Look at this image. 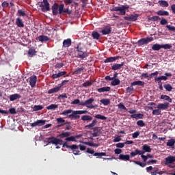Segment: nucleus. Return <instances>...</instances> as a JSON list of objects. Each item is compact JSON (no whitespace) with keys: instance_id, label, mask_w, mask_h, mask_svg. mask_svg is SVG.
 <instances>
[{"instance_id":"nucleus-1","label":"nucleus","mask_w":175,"mask_h":175,"mask_svg":"<svg viewBox=\"0 0 175 175\" xmlns=\"http://www.w3.org/2000/svg\"><path fill=\"white\" fill-rule=\"evenodd\" d=\"M86 113H88V111H73L72 109H67L66 111H63V112H62L60 115L67 116V118L70 120H79V115Z\"/></svg>"},{"instance_id":"nucleus-2","label":"nucleus","mask_w":175,"mask_h":175,"mask_svg":"<svg viewBox=\"0 0 175 175\" xmlns=\"http://www.w3.org/2000/svg\"><path fill=\"white\" fill-rule=\"evenodd\" d=\"M86 45L87 44L84 42H79L78 46L76 47L77 53H78V56H77V57L81 60L85 59V58L89 57V55L90 54V53L87 51Z\"/></svg>"},{"instance_id":"nucleus-3","label":"nucleus","mask_w":175,"mask_h":175,"mask_svg":"<svg viewBox=\"0 0 175 175\" xmlns=\"http://www.w3.org/2000/svg\"><path fill=\"white\" fill-rule=\"evenodd\" d=\"M52 14L53 16H57L58 14H71L72 10H69L68 8L64 9V4L62 3L61 5H58L57 3H53L51 8Z\"/></svg>"},{"instance_id":"nucleus-4","label":"nucleus","mask_w":175,"mask_h":175,"mask_svg":"<svg viewBox=\"0 0 175 175\" xmlns=\"http://www.w3.org/2000/svg\"><path fill=\"white\" fill-rule=\"evenodd\" d=\"M94 101L93 98H90L85 102H81L79 99H75L74 101L72 102V105H79L80 106L86 107L88 109H95L98 107L97 105H93L92 103Z\"/></svg>"},{"instance_id":"nucleus-5","label":"nucleus","mask_w":175,"mask_h":175,"mask_svg":"<svg viewBox=\"0 0 175 175\" xmlns=\"http://www.w3.org/2000/svg\"><path fill=\"white\" fill-rule=\"evenodd\" d=\"M46 142L49 143V144H53V145H59L63 146V148H67L68 147H72L71 146L67 145V142L63 143L62 139H57L55 137H51L49 138H46Z\"/></svg>"},{"instance_id":"nucleus-6","label":"nucleus","mask_w":175,"mask_h":175,"mask_svg":"<svg viewBox=\"0 0 175 175\" xmlns=\"http://www.w3.org/2000/svg\"><path fill=\"white\" fill-rule=\"evenodd\" d=\"M129 9V5H124L122 6L115 7L111 9V12H120L118 15L124 16L126 14V10Z\"/></svg>"},{"instance_id":"nucleus-7","label":"nucleus","mask_w":175,"mask_h":175,"mask_svg":"<svg viewBox=\"0 0 175 175\" xmlns=\"http://www.w3.org/2000/svg\"><path fill=\"white\" fill-rule=\"evenodd\" d=\"M86 153L92 154V155H94V157H96L97 159H101V157H106V153L95 152V151L94 150H92V148H88V149H86Z\"/></svg>"},{"instance_id":"nucleus-8","label":"nucleus","mask_w":175,"mask_h":175,"mask_svg":"<svg viewBox=\"0 0 175 175\" xmlns=\"http://www.w3.org/2000/svg\"><path fill=\"white\" fill-rule=\"evenodd\" d=\"M40 8H41V11L43 13H46L50 11V3L47 0H43L42 3L40 4Z\"/></svg>"},{"instance_id":"nucleus-9","label":"nucleus","mask_w":175,"mask_h":175,"mask_svg":"<svg viewBox=\"0 0 175 175\" xmlns=\"http://www.w3.org/2000/svg\"><path fill=\"white\" fill-rule=\"evenodd\" d=\"M154 40V38L152 37H146V38L139 39L138 40V46H142L144 44H148V43H150Z\"/></svg>"},{"instance_id":"nucleus-10","label":"nucleus","mask_w":175,"mask_h":175,"mask_svg":"<svg viewBox=\"0 0 175 175\" xmlns=\"http://www.w3.org/2000/svg\"><path fill=\"white\" fill-rule=\"evenodd\" d=\"M67 149L72 151L74 155H80L79 146L77 144H73L72 146H67Z\"/></svg>"},{"instance_id":"nucleus-11","label":"nucleus","mask_w":175,"mask_h":175,"mask_svg":"<svg viewBox=\"0 0 175 175\" xmlns=\"http://www.w3.org/2000/svg\"><path fill=\"white\" fill-rule=\"evenodd\" d=\"M172 76V75L170 72H166L165 73V76H159L158 77H155V79H154V81L155 82L161 81L163 80L167 81V77H171Z\"/></svg>"},{"instance_id":"nucleus-12","label":"nucleus","mask_w":175,"mask_h":175,"mask_svg":"<svg viewBox=\"0 0 175 175\" xmlns=\"http://www.w3.org/2000/svg\"><path fill=\"white\" fill-rule=\"evenodd\" d=\"M112 31L110 25L105 26L104 29L100 31L103 35H109Z\"/></svg>"},{"instance_id":"nucleus-13","label":"nucleus","mask_w":175,"mask_h":175,"mask_svg":"<svg viewBox=\"0 0 175 175\" xmlns=\"http://www.w3.org/2000/svg\"><path fill=\"white\" fill-rule=\"evenodd\" d=\"M45 121L42 120H37L36 122L30 123L31 127L42 126L44 125Z\"/></svg>"},{"instance_id":"nucleus-14","label":"nucleus","mask_w":175,"mask_h":175,"mask_svg":"<svg viewBox=\"0 0 175 175\" xmlns=\"http://www.w3.org/2000/svg\"><path fill=\"white\" fill-rule=\"evenodd\" d=\"M38 81V77L36 75H32L30 77V87L33 88L36 85V82Z\"/></svg>"},{"instance_id":"nucleus-15","label":"nucleus","mask_w":175,"mask_h":175,"mask_svg":"<svg viewBox=\"0 0 175 175\" xmlns=\"http://www.w3.org/2000/svg\"><path fill=\"white\" fill-rule=\"evenodd\" d=\"M139 15L137 14H131L129 16L124 17V20L130 22L136 21L138 19Z\"/></svg>"},{"instance_id":"nucleus-16","label":"nucleus","mask_w":175,"mask_h":175,"mask_svg":"<svg viewBox=\"0 0 175 175\" xmlns=\"http://www.w3.org/2000/svg\"><path fill=\"white\" fill-rule=\"evenodd\" d=\"M175 162V157L174 156H169L165 158V165H167L170 164H172Z\"/></svg>"},{"instance_id":"nucleus-17","label":"nucleus","mask_w":175,"mask_h":175,"mask_svg":"<svg viewBox=\"0 0 175 175\" xmlns=\"http://www.w3.org/2000/svg\"><path fill=\"white\" fill-rule=\"evenodd\" d=\"M55 121L57 122V124H58V125L55 126V128H61L66 125V123H64L65 120L63 119L62 118H58L55 119Z\"/></svg>"},{"instance_id":"nucleus-18","label":"nucleus","mask_w":175,"mask_h":175,"mask_svg":"<svg viewBox=\"0 0 175 175\" xmlns=\"http://www.w3.org/2000/svg\"><path fill=\"white\" fill-rule=\"evenodd\" d=\"M119 58H121V56H115V57H111L104 60L105 64L108 63H113V62L116 61Z\"/></svg>"},{"instance_id":"nucleus-19","label":"nucleus","mask_w":175,"mask_h":175,"mask_svg":"<svg viewBox=\"0 0 175 175\" xmlns=\"http://www.w3.org/2000/svg\"><path fill=\"white\" fill-rule=\"evenodd\" d=\"M170 104L169 103H165L164 104H159L157 105V109L159 110H166L169 108V105Z\"/></svg>"},{"instance_id":"nucleus-20","label":"nucleus","mask_w":175,"mask_h":175,"mask_svg":"<svg viewBox=\"0 0 175 175\" xmlns=\"http://www.w3.org/2000/svg\"><path fill=\"white\" fill-rule=\"evenodd\" d=\"M144 153L145 152L143 150H139L138 149H135L134 150V152H131V157H135L137 155H141L142 156V155L144 154Z\"/></svg>"},{"instance_id":"nucleus-21","label":"nucleus","mask_w":175,"mask_h":175,"mask_svg":"<svg viewBox=\"0 0 175 175\" xmlns=\"http://www.w3.org/2000/svg\"><path fill=\"white\" fill-rule=\"evenodd\" d=\"M124 63L122 62L121 64H114L111 66V70H121Z\"/></svg>"},{"instance_id":"nucleus-22","label":"nucleus","mask_w":175,"mask_h":175,"mask_svg":"<svg viewBox=\"0 0 175 175\" xmlns=\"http://www.w3.org/2000/svg\"><path fill=\"white\" fill-rule=\"evenodd\" d=\"M72 45V40L70 38L63 40V48H68Z\"/></svg>"},{"instance_id":"nucleus-23","label":"nucleus","mask_w":175,"mask_h":175,"mask_svg":"<svg viewBox=\"0 0 175 175\" xmlns=\"http://www.w3.org/2000/svg\"><path fill=\"white\" fill-rule=\"evenodd\" d=\"M145 84H146V83H144V81H137L131 83V86L134 87L135 85H138L139 87H144Z\"/></svg>"},{"instance_id":"nucleus-24","label":"nucleus","mask_w":175,"mask_h":175,"mask_svg":"<svg viewBox=\"0 0 175 175\" xmlns=\"http://www.w3.org/2000/svg\"><path fill=\"white\" fill-rule=\"evenodd\" d=\"M62 88V86H57L55 88H52V89L49 90V92H48V94H52L57 93V92L61 91Z\"/></svg>"},{"instance_id":"nucleus-25","label":"nucleus","mask_w":175,"mask_h":175,"mask_svg":"<svg viewBox=\"0 0 175 175\" xmlns=\"http://www.w3.org/2000/svg\"><path fill=\"white\" fill-rule=\"evenodd\" d=\"M98 121L96 119L92 120V123L89 124L88 125L85 126V129H92L94 126L96 125Z\"/></svg>"},{"instance_id":"nucleus-26","label":"nucleus","mask_w":175,"mask_h":175,"mask_svg":"<svg viewBox=\"0 0 175 175\" xmlns=\"http://www.w3.org/2000/svg\"><path fill=\"white\" fill-rule=\"evenodd\" d=\"M51 40V38H49L47 36H38V41L41 42H49Z\"/></svg>"},{"instance_id":"nucleus-27","label":"nucleus","mask_w":175,"mask_h":175,"mask_svg":"<svg viewBox=\"0 0 175 175\" xmlns=\"http://www.w3.org/2000/svg\"><path fill=\"white\" fill-rule=\"evenodd\" d=\"M84 70H85V68L81 67V68H77L75 70L72 72L74 75H81V73L84 72Z\"/></svg>"},{"instance_id":"nucleus-28","label":"nucleus","mask_w":175,"mask_h":175,"mask_svg":"<svg viewBox=\"0 0 175 175\" xmlns=\"http://www.w3.org/2000/svg\"><path fill=\"white\" fill-rule=\"evenodd\" d=\"M81 120L87 122H90L92 121V116H88V115H84L81 116Z\"/></svg>"},{"instance_id":"nucleus-29","label":"nucleus","mask_w":175,"mask_h":175,"mask_svg":"<svg viewBox=\"0 0 175 175\" xmlns=\"http://www.w3.org/2000/svg\"><path fill=\"white\" fill-rule=\"evenodd\" d=\"M144 116V115H143L142 113H133L131 115V118H134L135 120L143 119Z\"/></svg>"},{"instance_id":"nucleus-30","label":"nucleus","mask_w":175,"mask_h":175,"mask_svg":"<svg viewBox=\"0 0 175 175\" xmlns=\"http://www.w3.org/2000/svg\"><path fill=\"white\" fill-rule=\"evenodd\" d=\"M157 16H169V12L165 11V10H159L157 12Z\"/></svg>"},{"instance_id":"nucleus-31","label":"nucleus","mask_w":175,"mask_h":175,"mask_svg":"<svg viewBox=\"0 0 175 175\" xmlns=\"http://www.w3.org/2000/svg\"><path fill=\"white\" fill-rule=\"evenodd\" d=\"M174 145L175 142H174V139H170L169 141H167V143H166V146L172 149L175 148Z\"/></svg>"},{"instance_id":"nucleus-32","label":"nucleus","mask_w":175,"mask_h":175,"mask_svg":"<svg viewBox=\"0 0 175 175\" xmlns=\"http://www.w3.org/2000/svg\"><path fill=\"white\" fill-rule=\"evenodd\" d=\"M21 98V96H20V94H15L10 95L9 99L10 101H14V100H16V99H19Z\"/></svg>"},{"instance_id":"nucleus-33","label":"nucleus","mask_w":175,"mask_h":175,"mask_svg":"<svg viewBox=\"0 0 175 175\" xmlns=\"http://www.w3.org/2000/svg\"><path fill=\"white\" fill-rule=\"evenodd\" d=\"M16 26L20 28L24 27V23L23 22V20L20 18H16Z\"/></svg>"},{"instance_id":"nucleus-34","label":"nucleus","mask_w":175,"mask_h":175,"mask_svg":"<svg viewBox=\"0 0 175 175\" xmlns=\"http://www.w3.org/2000/svg\"><path fill=\"white\" fill-rule=\"evenodd\" d=\"M110 90H111L110 87H104V88L97 89V92L103 93L105 92H110Z\"/></svg>"},{"instance_id":"nucleus-35","label":"nucleus","mask_w":175,"mask_h":175,"mask_svg":"<svg viewBox=\"0 0 175 175\" xmlns=\"http://www.w3.org/2000/svg\"><path fill=\"white\" fill-rule=\"evenodd\" d=\"M70 135H71L70 132H64V133H62V134H59L58 135V137L63 139V138L68 137L69 136H70Z\"/></svg>"},{"instance_id":"nucleus-36","label":"nucleus","mask_w":175,"mask_h":175,"mask_svg":"<svg viewBox=\"0 0 175 175\" xmlns=\"http://www.w3.org/2000/svg\"><path fill=\"white\" fill-rule=\"evenodd\" d=\"M64 3H66V5H70L72 6L74 5H78V3L75 2V0H64Z\"/></svg>"},{"instance_id":"nucleus-37","label":"nucleus","mask_w":175,"mask_h":175,"mask_svg":"<svg viewBox=\"0 0 175 175\" xmlns=\"http://www.w3.org/2000/svg\"><path fill=\"white\" fill-rule=\"evenodd\" d=\"M160 99L166 100V101L169 102L170 103H171L172 102V99H171V98L167 95H161L160 96Z\"/></svg>"},{"instance_id":"nucleus-38","label":"nucleus","mask_w":175,"mask_h":175,"mask_svg":"<svg viewBox=\"0 0 175 175\" xmlns=\"http://www.w3.org/2000/svg\"><path fill=\"white\" fill-rule=\"evenodd\" d=\"M37 53H38V51H36L35 49H29L27 54L29 55V57H33V55H36Z\"/></svg>"},{"instance_id":"nucleus-39","label":"nucleus","mask_w":175,"mask_h":175,"mask_svg":"<svg viewBox=\"0 0 175 175\" xmlns=\"http://www.w3.org/2000/svg\"><path fill=\"white\" fill-rule=\"evenodd\" d=\"M92 39L98 40V39H100V34L98 33V31H92Z\"/></svg>"},{"instance_id":"nucleus-40","label":"nucleus","mask_w":175,"mask_h":175,"mask_svg":"<svg viewBox=\"0 0 175 175\" xmlns=\"http://www.w3.org/2000/svg\"><path fill=\"white\" fill-rule=\"evenodd\" d=\"M120 83H121V81H120V79H115L112 80V81L111 82V85L115 87L116 85H118Z\"/></svg>"},{"instance_id":"nucleus-41","label":"nucleus","mask_w":175,"mask_h":175,"mask_svg":"<svg viewBox=\"0 0 175 175\" xmlns=\"http://www.w3.org/2000/svg\"><path fill=\"white\" fill-rule=\"evenodd\" d=\"M119 159L121 161H129V155H128V154H126V155L120 154Z\"/></svg>"},{"instance_id":"nucleus-42","label":"nucleus","mask_w":175,"mask_h":175,"mask_svg":"<svg viewBox=\"0 0 175 175\" xmlns=\"http://www.w3.org/2000/svg\"><path fill=\"white\" fill-rule=\"evenodd\" d=\"M159 5L163 8H167L169 7V3L166 1H159Z\"/></svg>"},{"instance_id":"nucleus-43","label":"nucleus","mask_w":175,"mask_h":175,"mask_svg":"<svg viewBox=\"0 0 175 175\" xmlns=\"http://www.w3.org/2000/svg\"><path fill=\"white\" fill-rule=\"evenodd\" d=\"M79 135H77V136H70V137H68L67 138H66V141L67 142H75V139H78L79 138Z\"/></svg>"},{"instance_id":"nucleus-44","label":"nucleus","mask_w":175,"mask_h":175,"mask_svg":"<svg viewBox=\"0 0 175 175\" xmlns=\"http://www.w3.org/2000/svg\"><path fill=\"white\" fill-rule=\"evenodd\" d=\"M161 49H162L161 46L159 44H152V51H160Z\"/></svg>"},{"instance_id":"nucleus-45","label":"nucleus","mask_w":175,"mask_h":175,"mask_svg":"<svg viewBox=\"0 0 175 175\" xmlns=\"http://www.w3.org/2000/svg\"><path fill=\"white\" fill-rule=\"evenodd\" d=\"M143 150L145 152H152V148H150V146L148 145H143Z\"/></svg>"},{"instance_id":"nucleus-46","label":"nucleus","mask_w":175,"mask_h":175,"mask_svg":"<svg viewBox=\"0 0 175 175\" xmlns=\"http://www.w3.org/2000/svg\"><path fill=\"white\" fill-rule=\"evenodd\" d=\"M100 103H103L105 106L110 105V99L104 98L100 100Z\"/></svg>"},{"instance_id":"nucleus-47","label":"nucleus","mask_w":175,"mask_h":175,"mask_svg":"<svg viewBox=\"0 0 175 175\" xmlns=\"http://www.w3.org/2000/svg\"><path fill=\"white\" fill-rule=\"evenodd\" d=\"M57 108H58V105L55 104L49 105L46 107L47 110H55V109H57Z\"/></svg>"},{"instance_id":"nucleus-48","label":"nucleus","mask_w":175,"mask_h":175,"mask_svg":"<svg viewBox=\"0 0 175 175\" xmlns=\"http://www.w3.org/2000/svg\"><path fill=\"white\" fill-rule=\"evenodd\" d=\"M133 163L135 165H139L140 167H146V166L147 165L146 163H142L140 161H134Z\"/></svg>"},{"instance_id":"nucleus-49","label":"nucleus","mask_w":175,"mask_h":175,"mask_svg":"<svg viewBox=\"0 0 175 175\" xmlns=\"http://www.w3.org/2000/svg\"><path fill=\"white\" fill-rule=\"evenodd\" d=\"M95 118H96L97 120H107V118L100 114H97L96 116H95Z\"/></svg>"},{"instance_id":"nucleus-50","label":"nucleus","mask_w":175,"mask_h":175,"mask_svg":"<svg viewBox=\"0 0 175 175\" xmlns=\"http://www.w3.org/2000/svg\"><path fill=\"white\" fill-rule=\"evenodd\" d=\"M161 47L162 49H164L165 50H170V49L172 47V46H171L169 44H160Z\"/></svg>"},{"instance_id":"nucleus-51","label":"nucleus","mask_w":175,"mask_h":175,"mask_svg":"<svg viewBox=\"0 0 175 175\" xmlns=\"http://www.w3.org/2000/svg\"><path fill=\"white\" fill-rule=\"evenodd\" d=\"M86 145L94 148H98L100 146V144H94L93 142H86Z\"/></svg>"},{"instance_id":"nucleus-52","label":"nucleus","mask_w":175,"mask_h":175,"mask_svg":"<svg viewBox=\"0 0 175 175\" xmlns=\"http://www.w3.org/2000/svg\"><path fill=\"white\" fill-rule=\"evenodd\" d=\"M164 88L166 92H171L172 90V86L170 84H165Z\"/></svg>"},{"instance_id":"nucleus-53","label":"nucleus","mask_w":175,"mask_h":175,"mask_svg":"<svg viewBox=\"0 0 175 175\" xmlns=\"http://www.w3.org/2000/svg\"><path fill=\"white\" fill-rule=\"evenodd\" d=\"M43 109L42 105H35L33 106V111H41Z\"/></svg>"},{"instance_id":"nucleus-54","label":"nucleus","mask_w":175,"mask_h":175,"mask_svg":"<svg viewBox=\"0 0 175 175\" xmlns=\"http://www.w3.org/2000/svg\"><path fill=\"white\" fill-rule=\"evenodd\" d=\"M64 66V64L63 62L61 63H56L55 65V69H61L62 67Z\"/></svg>"},{"instance_id":"nucleus-55","label":"nucleus","mask_w":175,"mask_h":175,"mask_svg":"<svg viewBox=\"0 0 175 175\" xmlns=\"http://www.w3.org/2000/svg\"><path fill=\"white\" fill-rule=\"evenodd\" d=\"M137 125L139 127H144L146 126V123L143 120H138V122H137Z\"/></svg>"},{"instance_id":"nucleus-56","label":"nucleus","mask_w":175,"mask_h":175,"mask_svg":"<svg viewBox=\"0 0 175 175\" xmlns=\"http://www.w3.org/2000/svg\"><path fill=\"white\" fill-rule=\"evenodd\" d=\"M161 114V111L160 109H154L152 110V115L159 116Z\"/></svg>"},{"instance_id":"nucleus-57","label":"nucleus","mask_w":175,"mask_h":175,"mask_svg":"<svg viewBox=\"0 0 175 175\" xmlns=\"http://www.w3.org/2000/svg\"><path fill=\"white\" fill-rule=\"evenodd\" d=\"M148 20L154 22V21H157L158 20H161V18H160V17H159V16H152V17L148 18Z\"/></svg>"},{"instance_id":"nucleus-58","label":"nucleus","mask_w":175,"mask_h":175,"mask_svg":"<svg viewBox=\"0 0 175 175\" xmlns=\"http://www.w3.org/2000/svg\"><path fill=\"white\" fill-rule=\"evenodd\" d=\"M118 109L127 111V108H126V107L123 105L122 103H120V104H118Z\"/></svg>"},{"instance_id":"nucleus-59","label":"nucleus","mask_w":175,"mask_h":175,"mask_svg":"<svg viewBox=\"0 0 175 175\" xmlns=\"http://www.w3.org/2000/svg\"><path fill=\"white\" fill-rule=\"evenodd\" d=\"M158 162L157 160L155 159H152V160H149L148 161H146V165H152V164H155Z\"/></svg>"},{"instance_id":"nucleus-60","label":"nucleus","mask_w":175,"mask_h":175,"mask_svg":"<svg viewBox=\"0 0 175 175\" xmlns=\"http://www.w3.org/2000/svg\"><path fill=\"white\" fill-rule=\"evenodd\" d=\"M159 75V72L158 71H155V72H152V74L149 75V76L148 77V78L149 79H152L154 77H157Z\"/></svg>"},{"instance_id":"nucleus-61","label":"nucleus","mask_w":175,"mask_h":175,"mask_svg":"<svg viewBox=\"0 0 175 175\" xmlns=\"http://www.w3.org/2000/svg\"><path fill=\"white\" fill-rule=\"evenodd\" d=\"M167 24V20L164 18H161V21H160V25H166Z\"/></svg>"},{"instance_id":"nucleus-62","label":"nucleus","mask_w":175,"mask_h":175,"mask_svg":"<svg viewBox=\"0 0 175 175\" xmlns=\"http://www.w3.org/2000/svg\"><path fill=\"white\" fill-rule=\"evenodd\" d=\"M18 14H19V16L24 17L26 16L25 12H24L23 10H18Z\"/></svg>"},{"instance_id":"nucleus-63","label":"nucleus","mask_w":175,"mask_h":175,"mask_svg":"<svg viewBox=\"0 0 175 175\" xmlns=\"http://www.w3.org/2000/svg\"><path fill=\"white\" fill-rule=\"evenodd\" d=\"M9 113L10 114L15 115L16 114V110L15 109L14 107L10 108L9 109Z\"/></svg>"},{"instance_id":"nucleus-64","label":"nucleus","mask_w":175,"mask_h":175,"mask_svg":"<svg viewBox=\"0 0 175 175\" xmlns=\"http://www.w3.org/2000/svg\"><path fill=\"white\" fill-rule=\"evenodd\" d=\"M134 90L133 86L131 85L126 88V92L128 94L131 93V92H133Z\"/></svg>"}]
</instances>
